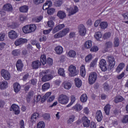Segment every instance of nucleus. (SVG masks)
<instances>
[{
  "label": "nucleus",
  "instance_id": "ddd939ff",
  "mask_svg": "<svg viewBox=\"0 0 128 128\" xmlns=\"http://www.w3.org/2000/svg\"><path fill=\"white\" fill-rule=\"evenodd\" d=\"M104 116H102V112L100 110H98L96 113V118L98 122H100L102 120Z\"/></svg>",
  "mask_w": 128,
  "mask_h": 128
},
{
  "label": "nucleus",
  "instance_id": "2eb2a0df",
  "mask_svg": "<svg viewBox=\"0 0 128 128\" xmlns=\"http://www.w3.org/2000/svg\"><path fill=\"white\" fill-rule=\"evenodd\" d=\"M16 68L18 72H22V68H24V63H22V60H18L16 63Z\"/></svg>",
  "mask_w": 128,
  "mask_h": 128
},
{
  "label": "nucleus",
  "instance_id": "f704fd0d",
  "mask_svg": "<svg viewBox=\"0 0 128 128\" xmlns=\"http://www.w3.org/2000/svg\"><path fill=\"white\" fill-rule=\"evenodd\" d=\"M75 84L77 88H80L82 86V80L79 78H76L74 79Z\"/></svg>",
  "mask_w": 128,
  "mask_h": 128
},
{
  "label": "nucleus",
  "instance_id": "052dcab7",
  "mask_svg": "<svg viewBox=\"0 0 128 128\" xmlns=\"http://www.w3.org/2000/svg\"><path fill=\"white\" fill-rule=\"evenodd\" d=\"M20 128H24V121L22 120H20L19 123Z\"/></svg>",
  "mask_w": 128,
  "mask_h": 128
},
{
  "label": "nucleus",
  "instance_id": "4d7b16f0",
  "mask_svg": "<svg viewBox=\"0 0 128 128\" xmlns=\"http://www.w3.org/2000/svg\"><path fill=\"white\" fill-rule=\"evenodd\" d=\"M48 26L49 28H54V21L52 20L48 21Z\"/></svg>",
  "mask_w": 128,
  "mask_h": 128
},
{
  "label": "nucleus",
  "instance_id": "412c9836",
  "mask_svg": "<svg viewBox=\"0 0 128 128\" xmlns=\"http://www.w3.org/2000/svg\"><path fill=\"white\" fill-rule=\"evenodd\" d=\"M52 78V75L51 74H46L44 75L42 78V82H48V80H50Z\"/></svg>",
  "mask_w": 128,
  "mask_h": 128
},
{
  "label": "nucleus",
  "instance_id": "9b49d317",
  "mask_svg": "<svg viewBox=\"0 0 128 128\" xmlns=\"http://www.w3.org/2000/svg\"><path fill=\"white\" fill-rule=\"evenodd\" d=\"M82 122L84 128H88L90 124V120L86 116L82 118Z\"/></svg>",
  "mask_w": 128,
  "mask_h": 128
},
{
  "label": "nucleus",
  "instance_id": "b1692460",
  "mask_svg": "<svg viewBox=\"0 0 128 128\" xmlns=\"http://www.w3.org/2000/svg\"><path fill=\"white\" fill-rule=\"evenodd\" d=\"M78 12V8L76 6H74V8H70L69 9V12L70 14H74Z\"/></svg>",
  "mask_w": 128,
  "mask_h": 128
},
{
  "label": "nucleus",
  "instance_id": "7c9ffc66",
  "mask_svg": "<svg viewBox=\"0 0 128 128\" xmlns=\"http://www.w3.org/2000/svg\"><path fill=\"white\" fill-rule=\"evenodd\" d=\"M76 118V116L71 115L69 116V119L67 120V123L68 124H72V122H74Z\"/></svg>",
  "mask_w": 128,
  "mask_h": 128
},
{
  "label": "nucleus",
  "instance_id": "c756f323",
  "mask_svg": "<svg viewBox=\"0 0 128 128\" xmlns=\"http://www.w3.org/2000/svg\"><path fill=\"white\" fill-rule=\"evenodd\" d=\"M110 104H107L106 106H105L104 108V112L107 116H108V114H110Z\"/></svg>",
  "mask_w": 128,
  "mask_h": 128
},
{
  "label": "nucleus",
  "instance_id": "603ef678",
  "mask_svg": "<svg viewBox=\"0 0 128 128\" xmlns=\"http://www.w3.org/2000/svg\"><path fill=\"white\" fill-rule=\"evenodd\" d=\"M100 26L101 28L104 30V28H108V22H102L100 24Z\"/></svg>",
  "mask_w": 128,
  "mask_h": 128
},
{
  "label": "nucleus",
  "instance_id": "c03bdc74",
  "mask_svg": "<svg viewBox=\"0 0 128 128\" xmlns=\"http://www.w3.org/2000/svg\"><path fill=\"white\" fill-rule=\"evenodd\" d=\"M47 10V14L50 16H52V14H54L56 12V9L54 8H48Z\"/></svg>",
  "mask_w": 128,
  "mask_h": 128
},
{
  "label": "nucleus",
  "instance_id": "f03ea898",
  "mask_svg": "<svg viewBox=\"0 0 128 128\" xmlns=\"http://www.w3.org/2000/svg\"><path fill=\"white\" fill-rule=\"evenodd\" d=\"M70 100V98L66 95L61 94L58 98V102L61 104H66Z\"/></svg>",
  "mask_w": 128,
  "mask_h": 128
},
{
  "label": "nucleus",
  "instance_id": "dca6fc26",
  "mask_svg": "<svg viewBox=\"0 0 128 128\" xmlns=\"http://www.w3.org/2000/svg\"><path fill=\"white\" fill-rule=\"evenodd\" d=\"M56 16L60 20H64V18H66V14L64 11L60 10L57 12Z\"/></svg>",
  "mask_w": 128,
  "mask_h": 128
},
{
  "label": "nucleus",
  "instance_id": "4c0bfd02",
  "mask_svg": "<svg viewBox=\"0 0 128 128\" xmlns=\"http://www.w3.org/2000/svg\"><path fill=\"white\" fill-rule=\"evenodd\" d=\"M28 7L26 6H23L20 8V12H28Z\"/></svg>",
  "mask_w": 128,
  "mask_h": 128
},
{
  "label": "nucleus",
  "instance_id": "37998d69",
  "mask_svg": "<svg viewBox=\"0 0 128 128\" xmlns=\"http://www.w3.org/2000/svg\"><path fill=\"white\" fill-rule=\"evenodd\" d=\"M105 48L106 50H110L112 48V42H107L105 44Z\"/></svg>",
  "mask_w": 128,
  "mask_h": 128
},
{
  "label": "nucleus",
  "instance_id": "473e14b6",
  "mask_svg": "<svg viewBox=\"0 0 128 128\" xmlns=\"http://www.w3.org/2000/svg\"><path fill=\"white\" fill-rule=\"evenodd\" d=\"M0 87L2 90L6 88H8V82L4 80L0 82Z\"/></svg>",
  "mask_w": 128,
  "mask_h": 128
},
{
  "label": "nucleus",
  "instance_id": "79ce46f5",
  "mask_svg": "<svg viewBox=\"0 0 128 128\" xmlns=\"http://www.w3.org/2000/svg\"><path fill=\"white\" fill-rule=\"evenodd\" d=\"M50 86V83H45L42 86V90L43 91L46 90H48Z\"/></svg>",
  "mask_w": 128,
  "mask_h": 128
},
{
  "label": "nucleus",
  "instance_id": "f8f14e48",
  "mask_svg": "<svg viewBox=\"0 0 128 128\" xmlns=\"http://www.w3.org/2000/svg\"><path fill=\"white\" fill-rule=\"evenodd\" d=\"M79 34L82 36H86V28L84 24H81L79 26Z\"/></svg>",
  "mask_w": 128,
  "mask_h": 128
},
{
  "label": "nucleus",
  "instance_id": "0eeeda50",
  "mask_svg": "<svg viewBox=\"0 0 128 128\" xmlns=\"http://www.w3.org/2000/svg\"><path fill=\"white\" fill-rule=\"evenodd\" d=\"M68 70L70 72V76H74L78 74L76 68L73 65H71L69 66Z\"/></svg>",
  "mask_w": 128,
  "mask_h": 128
},
{
  "label": "nucleus",
  "instance_id": "774afa93",
  "mask_svg": "<svg viewBox=\"0 0 128 128\" xmlns=\"http://www.w3.org/2000/svg\"><path fill=\"white\" fill-rule=\"evenodd\" d=\"M122 16L125 20H128V12L123 14Z\"/></svg>",
  "mask_w": 128,
  "mask_h": 128
},
{
  "label": "nucleus",
  "instance_id": "7ed1b4c3",
  "mask_svg": "<svg viewBox=\"0 0 128 128\" xmlns=\"http://www.w3.org/2000/svg\"><path fill=\"white\" fill-rule=\"evenodd\" d=\"M70 32V28H65L62 31H60L58 33L54 35V38H64V36H66V34Z\"/></svg>",
  "mask_w": 128,
  "mask_h": 128
},
{
  "label": "nucleus",
  "instance_id": "a18cd8bd",
  "mask_svg": "<svg viewBox=\"0 0 128 128\" xmlns=\"http://www.w3.org/2000/svg\"><path fill=\"white\" fill-rule=\"evenodd\" d=\"M124 100V98L120 96H117L115 98L114 100V102L118 104V102H122Z\"/></svg>",
  "mask_w": 128,
  "mask_h": 128
},
{
  "label": "nucleus",
  "instance_id": "393cba45",
  "mask_svg": "<svg viewBox=\"0 0 128 128\" xmlns=\"http://www.w3.org/2000/svg\"><path fill=\"white\" fill-rule=\"evenodd\" d=\"M55 52L57 54H62L64 52V48L61 46H57L55 48Z\"/></svg>",
  "mask_w": 128,
  "mask_h": 128
},
{
  "label": "nucleus",
  "instance_id": "aec40b11",
  "mask_svg": "<svg viewBox=\"0 0 128 128\" xmlns=\"http://www.w3.org/2000/svg\"><path fill=\"white\" fill-rule=\"evenodd\" d=\"M2 9L6 12H12V6L10 4H6L3 6Z\"/></svg>",
  "mask_w": 128,
  "mask_h": 128
},
{
  "label": "nucleus",
  "instance_id": "bb28decb",
  "mask_svg": "<svg viewBox=\"0 0 128 128\" xmlns=\"http://www.w3.org/2000/svg\"><path fill=\"white\" fill-rule=\"evenodd\" d=\"M62 0H56L54 2V6L56 8H60V6H62Z\"/></svg>",
  "mask_w": 128,
  "mask_h": 128
},
{
  "label": "nucleus",
  "instance_id": "6e6552de",
  "mask_svg": "<svg viewBox=\"0 0 128 128\" xmlns=\"http://www.w3.org/2000/svg\"><path fill=\"white\" fill-rule=\"evenodd\" d=\"M99 64L100 68L102 72L108 70V68H106V60L104 59L101 60Z\"/></svg>",
  "mask_w": 128,
  "mask_h": 128
},
{
  "label": "nucleus",
  "instance_id": "f3484780",
  "mask_svg": "<svg viewBox=\"0 0 128 128\" xmlns=\"http://www.w3.org/2000/svg\"><path fill=\"white\" fill-rule=\"evenodd\" d=\"M10 110H14L15 114H20V107L16 104H13L10 108Z\"/></svg>",
  "mask_w": 128,
  "mask_h": 128
},
{
  "label": "nucleus",
  "instance_id": "f257e3e1",
  "mask_svg": "<svg viewBox=\"0 0 128 128\" xmlns=\"http://www.w3.org/2000/svg\"><path fill=\"white\" fill-rule=\"evenodd\" d=\"M36 30V26L34 24L26 25L22 28V31L24 34H30L34 32Z\"/></svg>",
  "mask_w": 128,
  "mask_h": 128
},
{
  "label": "nucleus",
  "instance_id": "e433bc0d",
  "mask_svg": "<svg viewBox=\"0 0 128 128\" xmlns=\"http://www.w3.org/2000/svg\"><path fill=\"white\" fill-rule=\"evenodd\" d=\"M40 63L44 66L46 64V55L43 54L42 55L40 58Z\"/></svg>",
  "mask_w": 128,
  "mask_h": 128
},
{
  "label": "nucleus",
  "instance_id": "a878e982",
  "mask_svg": "<svg viewBox=\"0 0 128 128\" xmlns=\"http://www.w3.org/2000/svg\"><path fill=\"white\" fill-rule=\"evenodd\" d=\"M82 110V106L80 104H76L72 108V110H75L76 112H80Z\"/></svg>",
  "mask_w": 128,
  "mask_h": 128
},
{
  "label": "nucleus",
  "instance_id": "e2e57ef3",
  "mask_svg": "<svg viewBox=\"0 0 128 128\" xmlns=\"http://www.w3.org/2000/svg\"><path fill=\"white\" fill-rule=\"evenodd\" d=\"M104 90L108 91V90H110V86H108V83H104Z\"/></svg>",
  "mask_w": 128,
  "mask_h": 128
},
{
  "label": "nucleus",
  "instance_id": "a19ab883",
  "mask_svg": "<svg viewBox=\"0 0 128 128\" xmlns=\"http://www.w3.org/2000/svg\"><path fill=\"white\" fill-rule=\"evenodd\" d=\"M68 56H70V58H76V52L74 50H71L69 51Z\"/></svg>",
  "mask_w": 128,
  "mask_h": 128
},
{
  "label": "nucleus",
  "instance_id": "2f4dec72",
  "mask_svg": "<svg viewBox=\"0 0 128 128\" xmlns=\"http://www.w3.org/2000/svg\"><path fill=\"white\" fill-rule=\"evenodd\" d=\"M92 46V42L90 40H88L86 42L84 46L86 48H90Z\"/></svg>",
  "mask_w": 128,
  "mask_h": 128
},
{
  "label": "nucleus",
  "instance_id": "4468645a",
  "mask_svg": "<svg viewBox=\"0 0 128 128\" xmlns=\"http://www.w3.org/2000/svg\"><path fill=\"white\" fill-rule=\"evenodd\" d=\"M8 36L10 40H16L18 36V33L14 30H11L8 33Z\"/></svg>",
  "mask_w": 128,
  "mask_h": 128
},
{
  "label": "nucleus",
  "instance_id": "c85d7f7f",
  "mask_svg": "<svg viewBox=\"0 0 128 128\" xmlns=\"http://www.w3.org/2000/svg\"><path fill=\"white\" fill-rule=\"evenodd\" d=\"M14 88L15 92H18L20 90V85L18 83L14 84Z\"/></svg>",
  "mask_w": 128,
  "mask_h": 128
},
{
  "label": "nucleus",
  "instance_id": "c9c22d12",
  "mask_svg": "<svg viewBox=\"0 0 128 128\" xmlns=\"http://www.w3.org/2000/svg\"><path fill=\"white\" fill-rule=\"evenodd\" d=\"M80 100L82 102H86L88 100V96H86V94H82L80 96Z\"/></svg>",
  "mask_w": 128,
  "mask_h": 128
},
{
  "label": "nucleus",
  "instance_id": "69168bd1",
  "mask_svg": "<svg viewBox=\"0 0 128 128\" xmlns=\"http://www.w3.org/2000/svg\"><path fill=\"white\" fill-rule=\"evenodd\" d=\"M4 36H6V35L4 33H0V42L4 40Z\"/></svg>",
  "mask_w": 128,
  "mask_h": 128
},
{
  "label": "nucleus",
  "instance_id": "a211bd4d",
  "mask_svg": "<svg viewBox=\"0 0 128 128\" xmlns=\"http://www.w3.org/2000/svg\"><path fill=\"white\" fill-rule=\"evenodd\" d=\"M52 6V1L48 0L44 4L42 8L44 10H48V8H50Z\"/></svg>",
  "mask_w": 128,
  "mask_h": 128
},
{
  "label": "nucleus",
  "instance_id": "3c124183",
  "mask_svg": "<svg viewBox=\"0 0 128 128\" xmlns=\"http://www.w3.org/2000/svg\"><path fill=\"white\" fill-rule=\"evenodd\" d=\"M92 60V54H90L88 55L85 58V60L86 62H90V60Z\"/></svg>",
  "mask_w": 128,
  "mask_h": 128
},
{
  "label": "nucleus",
  "instance_id": "6ab92c4d",
  "mask_svg": "<svg viewBox=\"0 0 128 128\" xmlns=\"http://www.w3.org/2000/svg\"><path fill=\"white\" fill-rule=\"evenodd\" d=\"M64 28V24H58L52 30L53 34H56V32H58L60 30H62Z\"/></svg>",
  "mask_w": 128,
  "mask_h": 128
},
{
  "label": "nucleus",
  "instance_id": "72a5a7b5",
  "mask_svg": "<svg viewBox=\"0 0 128 128\" xmlns=\"http://www.w3.org/2000/svg\"><path fill=\"white\" fill-rule=\"evenodd\" d=\"M80 74L81 76H86V68H84V65H82L80 68Z\"/></svg>",
  "mask_w": 128,
  "mask_h": 128
},
{
  "label": "nucleus",
  "instance_id": "39448f33",
  "mask_svg": "<svg viewBox=\"0 0 128 128\" xmlns=\"http://www.w3.org/2000/svg\"><path fill=\"white\" fill-rule=\"evenodd\" d=\"M108 62L110 68H113L116 65V60H114V58L113 56H107Z\"/></svg>",
  "mask_w": 128,
  "mask_h": 128
},
{
  "label": "nucleus",
  "instance_id": "09e8293b",
  "mask_svg": "<svg viewBox=\"0 0 128 128\" xmlns=\"http://www.w3.org/2000/svg\"><path fill=\"white\" fill-rule=\"evenodd\" d=\"M102 32H96V34L94 35V38H96V40H100V38H102Z\"/></svg>",
  "mask_w": 128,
  "mask_h": 128
},
{
  "label": "nucleus",
  "instance_id": "338daca9",
  "mask_svg": "<svg viewBox=\"0 0 128 128\" xmlns=\"http://www.w3.org/2000/svg\"><path fill=\"white\" fill-rule=\"evenodd\" d=\"M52 59L48 58L47 60V64L48 66H52Z\"/></svg>",
  "mask_w": 128,
  "mask_h": 128
},
{
  "label": "nucleus",
  "instance_id": "cd10ccee",
  "mask_svg": "<svg viewBox=\"0 0 128 128\" xmlns=\"http://www.w3.org/2000/svg\"><path fill=\"white\" fill-rule=\"evenodd\" d=\"M38 118V114L34 113L32 114L31 116V122H36V120Z\"/></svg>",
  "mask_w": 128,
  "mask_h": 128
},
{
  "label": "nucleus",
  "instance_id": "864d4df0",
  "mask_svg": "<svg viewBox=\"0 0 128 128\" xmlns=\"http://www.w3.org/2000/svg\"><path fill=\"white\" fill-rule=\"evenodd\" d=\"M44 122L42 121L40 122L37 125V128H44Z\"/></svg>",
  "mask_w": 128,
  "mask_h": 128
},
{
  "label": "nucleus",
  "instance_id": "20e7f679",
  "mask_svg": "<svg viewBox=\"0 0 128 128\" xmlns=\"http://www.w3.org/2000/svg\"><path fill=\"white\" fill-rule=\"evenodd\" d=\"M96 78H98V74L95 72H92L89 74L88 76V84H93L96 82Z\"/></svg>",
  "mask_w": 128,
  "mask_h": 128
},
{
  "label": "nucleus",
  "instance_id": "9d476101",
  "mask_svg": "<svg viewBox=\"0 0 128 128\" xmlns=\"http://www.w3.org/2000/svg\"><path fill=\"white\" fill-rule=\"evenodd\" d=\"M42 66V63L40 61L38 60H36L32 62L31 66L33 70H38L39 68H40Z\"/></svg>",
  "mask_w": 128,
  "mask_h": 128
},
{
  "label": "nucleus",
  "instance_id": "13d9d810",
  "mask_svg": "<svg viewBox=\"0 0 128 128\" xmlns=\"http://www.w3.org/2000/svg\"><path fill=\"white\" fill-rule=\"evenodd\" d=\"M90 52H98V48L97 46H93L91 49Z\"/></svg>",
  "mask_w": 128,
  "mask_h": 128
},
{
  "label": "nucleus",
  "instance_id": "58836bf2",
  "mask_svg": "<svg viewBox=\"0 0 128 128\" xmlns=\"http://www.w3.org/2000/svg\"><path fill=\"white\" fill-rule=\"evenodd\" d=\"M124 68V63L120 64L116 69V72L118 74L119 72H120V70H122V68Z\"/></svg>",
  "mask_w": 128,
  "mask_h": 128
},
{
  "label": "nucleus",
  "instance_id": "0e129e2a",
  "mask_svg": "<svg viewBox=\"0 0 128 128\" xmlns=\"http://www.w3.org/2000/svg\"><path fill=\"white\" fill-rule=\"evenodd\" d=\"M54 100V96H52L48 98V99L47 100V102H53Z\"/></svg>",
  "mask_w": 128,
  "mask_h": 128
},
{
  "label": "nucleus",
  "instance_id": "5701e85b",
  "mask_svg": "<svg viewBox=\"0 0 128 128\" xmlns=\"http://www.w3.org/2000/svg\"><path fill=\"white\" fill-rule=\"evenodd\" d=\"M50 94H52V92H46L42 98L41 102H42L44 103L48 98L50 96Z\"/></svg>",
  "mask_w": 128,
  "mask_h": 128
},
{
  "label": "nucleus",
  "instance_id": "4be33fe9",
  "mask_svg": "<svg viewBox=\"0 0 128 128\" xmlns=\"http://www.w3.org/2000/svg\"><path fill=\"white\" fill-rule=\"evenodd\" d=\"M62 86H63L65 90H70V88H72V84L70 82H64L62 84Z\"/></svg>",
  "mask_w": 128,
  "mask_h": 128
},
{
  "label": "nucleus",
  "instance_id": "6e6d98bb",
  "mask_svg": "<svg viewBox=\"0 0 128 128\" xmlns=\"http://www.w3.org/2000/svg\"><path fill=\"white\" fill-rule=\"evenodd\" d=\"M122 122H123V124H126L128 122V115H126L123 117Z\"/></svg>",
  "mask_w": 128,
  "mask_h": 128
},
{
  "label": "nucleus",
  "instance_id": "8fccbe9b",
  "mask_svg": "<svg viewBox=\"0 0 128 128\" xmlns=\"http://www.w3.org/2000/svg\"><path fill=\"white\" fill-rule=\"evenodd\" d=\"M120 46V40L118 38L116 37L114 39V46L118 48Z\"/></svg>",
  "mask_w": 128,
  "mask_h": 128
},
{
  "label": "nucleus",
  "instance_id": "680f3d73",
  "mask_svg": "<svg viewBox=\"0 0 128 128\" xmlns=\"http://www.w3.org/2000/svg\"><path fill=\"white\" fill-rule=\"evenodd\" d=\"M36 79H32L30 81V84L32 86H36Z\"/></svg>",
  "mask_w": 128,
  "mask_h": 128
},
{
  "label": "nucleus",
  "instance_id": "de8ad7c7",
  "mask_svg": "<svg viewBox=\"0 0 128 128\" xmlns=\"http://www.w3.org/2000/svg\"><path fill=\"white\" fill-rule=\"evenodd\" d=\"M12 54L14 56H18L20 54V50H15L12 51Z\"/></svg>",
  "mask_w": 128,
  "mask_h": 128
},
{
  "label": "nucleus",
  "instance_id": "1a4fd4ad",
  "mask_svg": "<svg viewBox=\"0 0 128 128\" xmlns=\"http://www.w3.org/2000/svg\"><path fill=\"white\" fill-rule=\"evenodd\" d=\"M28 42V40L26 38H20L16 40L14 44L16 46H22L24 44Z\"/></svg>",
  "mask_w": 128,
  "mask_h": 128
},
{
  "label": "nucleus",
  "instance_id": "bf43d9fd",
  "mask_svg": "<svg viewBox=\"0 0 128 128\" xmlns=\"http://www.w3.org/2000/svg\"><path fill=\"white\" fill-rule=\"evenodd\" d=\"M110 37V32L106 33L104 34L103 38L104 40H106Z\"/></svg>",
  "mask_w": 128,
  "mask_h": 128
},
{
  "label": "nucleus",
  "instance_id": "49530a36",
  "mask_svg": "<svg viewBox=\"0 0 128 128\" xmlns=\"http://www.w3.org/2000/svg\"><path fill=\"white\" fill-rule=\"evenodd\" d=\"M98 62V58H95L90 64V68H94L96 66V63Z\"/></svg>",
  "mask_w": 128,
  "mask_h": 128
},
{
  "label": "nucleus",
  "instance_id": "5fc2aeb1",
  "mask_svg": "<svg viewBox=\"0 0 128 128\" xmlns=\"http://www.w3.org/2000/svg\"><path fill=\"white\" fill-rule=\"evenodd\" d=\"M42 20V16H40L38 17H36L34 18H33L34 22H40Z\"/></svg>",
  "mask_w": 128,
  "mask_h": 128
},
{
  "label": "nucleus",
  "instance_id": "ea45409f",
  "mask_svg": "<svg viewBox=\"0 0 128 128\" xmlns=\"http://www.w3.org/2000/svg\"><path fill=\"white\" fill-rule=\"evenodd\" d=\"M58 74L64 78L66 76V74H64V69L62 68H60L58 71Z\"/></svg>",
  "mask_w": 128,
  "mask_h": 128
},
{
  "label": "nucleus",
  "instance_id": "423d86ee",
  "mask_svg": "<svg viewBox=\"0 0 128 128\" xmlns=\"http://www.w3.org/2000/svg\"><path fill=\"white\" fill-rule=\"evenodd\" d=\"M1 74L6 80H9L10 79V74L6 70H1Z\"/></svg>",
  "mask_w": 128,
  "mask_h": 128
}]
</instances>
